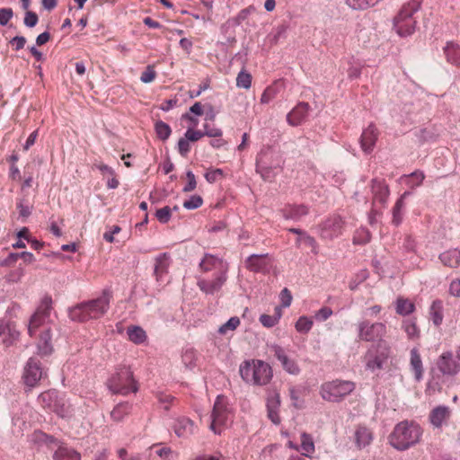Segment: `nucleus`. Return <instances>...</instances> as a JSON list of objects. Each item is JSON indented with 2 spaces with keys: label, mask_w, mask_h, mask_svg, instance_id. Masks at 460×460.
I'll list each match as a JSON object with an SVG mask.
<instances>
[{
  "label": "nucleus",
  "mask_w": 460,
  "mask_h": 460,
  "mask_svg": "<svg viewBox=\"0 0 460 460\" xmlns=\"http://www.w3.org/2000/svg\"><path fill=\"white\" fill-rule=\"evenodd\" d=\"M196 359V352L193 349H187L181 355L182 363L189 369L195 367Z\"/></svg>",
  "instance_id": "48"
},
{
  "label": "nucleus",
  "mask_w": 460,
  "mask_h": 460,
  "mask_svg": "<svg viewBox=\"0 0 460 460\" xmlns=\"http://www.w3.org/2000/svg\"><path fill=\"white\" fill-rule=\"evenodd\" d=\"M219 262V260L210 254H206L204 259L199 263V268L203 271H209Z\"/></svg>",
  "instance_id": "53"
},
{
  "label": "nucleus",
  "mask_w": 460,
  "mask_h": 460,
  "mask_svg": "<svg viewBox=\"0 0 460 460\" xmlns=\"http://www.w3.org/2000/svg\"><path fill=\"white\" fill-rule=\"evenodd\" d=\"M343 225L344 222L340 216L332 215L322 224V235L329 239L337 237L341 234Z\"/></svg>",
  "instance_id": "16"
},
{
  "label": "nucleus",
  "mask_w": 460,
  "mask_h": 460,
  "mask_svg": "<svg viewBox=\"0 0 460 460\" xmlns=\"http://www.w3.org/2000/svg\"><path fill=\"white\" fill-rule=\"evenodd\" d=\"M38 401L40 404L46 410L55 412L60 417H65L67 413V407L63 397L55 389H50L41 393Z\"/></svg>",
  "instance_id": "8"
},
{
  "label": "nucleus",
  "mask_w": 460,
  "mask_h": 460,
  "mask_svg": "<svg viewBox=\"0 0 460 460\" xmlns=\"http://www.w3.org/2000/svg\"><path fill=\"white\" fill-rule=\"evenodd\" d=\"M451 416L448 406L438 405L432 409L429 414V420L434 429H441L447 424Z\"/></svg>",
  "instance_id": "17"
},
{
  "label": "nucleus",
  "mask_w": 460,
  "mask_h": 460,
  "mask_svg": "<svg viewBox=\"0 0 460 460\" xmlns=\"http://www.w3.org/2000/svg\"><path fill=\"white\" fill-rule=\"evenodd\" d=\"M156 77V72L155 71L154 66L148 65L145 71L142 72L140 80L145 84L153 82Z\"/></svg>",
  "instance_id": "56"
},
{
  "label": "nucleus",
  "mask_w": 460,
  "mask_h": 460,
  "mask_svg": "<svg viewBox=\"0 0 460 460\" xmlns=\"http://www.w3.org/2000/svg\"><path fill=\"white\" fill-rule=\"evenodd\" d=\"M203 204V199L199 195H192L183 202V208L189 210L197 209Z\"/></svg>",
  "instance_id": "55"
},
{
  "label": "nucleus",
  "mask_w": 460,
  "mask_h": 460,
  "mask_svg": "<svg viewBox=\"0 0 460 460\" xmlns=\"http://www.w3.org/2000/svg\"><path fill=\"white\" fill-rule=\"evenodd\" d=\"M373 440L372 431L365 425H358L355 430V444L359 449L368 446Z\"/></svg>",
  "instance_id": "27"
},
{
  "label": "nucleus",
  "mask_w": 460,
  "mask_h": 460,
  "mask_svg": "<svg viewBox=\"0 0 460 460\" xmlns=\"http://www.w3.org/2000/svg\"><path fill=\"white\" fill-rule=\"evenodd\" d=\"M108 388L112 394L127 395L138 390L137 383L134 379L133 372L128 367H119L107 381Z\"/></svg>",
  "instance_id": "4"
},
{
  "label": "nucleus",
  "mask_w": 460,
  "mask_h": 460,
  "mask_svg": "<svg viewBox=\"0 0 460 460\" xmlns=\"http://www.w3.org/2000/svg\"><path fill=\"white\" fill-rule=\"evenodd\" d=\"M132 407L128 402H119L111 411V418L116 422L122 421L131 412Z\"/></svg>",
  "instance_id": "36"
},
{
  "label": "nucleus",
  "mask_w": 460,
  "mask_h": 460,
  "mask_svg": "<svg viewBox=\"0 0 460 460\" xmlns=\"http://www.w3.org/2000/svg\"><path fill=\"white\" fill-rule=\"evenodd\" d=\"M53 350L51 328L45 327L40 332L39 341L37 342V353L45 357L51 355Z\"/></svg>",
  "instance_id": "21"
},
{
  "label": "nucleus",
  "mask_w": 460,
  "mask_h": 460,
  "mask_svg": "<svg viewBox=\"0 0 460 460\" xmlns=\"http://www.w3.org/2000/svg\"><path fill=\"white\" fill-rule=\"evenodd\" d=\"M127 334L128 336V340L135 344H141L145 342L147 338L145 330L137 325L128 327Z\"/></svg>",
  "instance_id": "37"
},
{
  "label": "nucleus",
  "mask_w": 460,
  "mask_h": 460,
  "mask_svg": "<svg viewBox=\"0 0 460 460\" xmlns=\"http://www.w3.org/2000/svg\"><path fill=\"white\" fill-rule=\"evenodd\" d=\"M170 264V254L168 252L160 253L155 258L154 274L158 280L164 274L167 272Z\"/></svg>",
  "instance_id": "34"
},
{
  "label": "nucleus",
  "mask_w": 460,
  "mask_h": 460,
  "mask_svg": "<svg viewBox=\"0 0 460 460\" xmlns=\"http://www.w3.org/2000/svg\"><path fill=\"white\" fill-rule=\"evenodd\" d=\"M447 61L460 67V45L454 41H447L443 48Z\"/></svg>",
  "instance_id": "29"
},
{
  "label": "nucleus",
  "mask_w": 460,
  "mask_h": 460,
  "mask_svg": "<svg viewBox=\"0 0 460 460\" xmlns=\"http://www.w3.org/2000/svg\"><path fill=\"white\" fill-rule=\"evenodd\" d=\"M277 95V89L273 85L268 86L262 93L261 97V102L267 104L271 102Z\"/></svg>",
  "instance_id": "57"
},
{
  "label": "nucleus",
  "mask_w": 460,
  "mask_h": 460,
  "mask_svg": "<svg viewBox=\"0 0 460 460\" xmlns=\"http://www.w3.org/2000/svg\"><path fill=\"white\" fill-rule=\"evenodd\" d=\"M378 131L375 124L371 123L363 130L360 137V146L366 154H370L377 141Z\"/></svg>",
  "instance_id": "19"
},
{
  "label": "nucleus",
  "mask_w": 460,
  "mask_h": 460,
  "mask_svg": "<svg viewBox=\"0 0 460 460\" xmlns=\"http://www.w3.org/2000/svg\"><path fill=\"white\" fill-rule=\"evenodd\" d=\"M230 414L231 410L229 408L227 397L223 394L217 395L211 413L210 429L215 434H220L222 431L220 427L226 425Z\"/></svg>",
  "instance_id": "7"
},
{
  "label": "nucleus",
  "mask_w": 460,
  "mask_h": 460,
  "mask_svg": "<svg viewBox=\"0 0 460 460\" xmlns=\"http://www.w3.org/2000/svg\"><path fill=\"white\" fill-rule=\"evenodd\" d=\"M295 327L300 333H308L313 327V321L307 316H300L296 322Z\"/></svg>",
  "instance_id": "47"
},
{
  "label": "nucleus",
  "mask_w": 460,
  "mask_h": 460,
  "mask_svg": "<svg viewBox=\"0 0 460 460\" xmlns=\"http://www.w3.org/2000/svg\"><path fill=\"white\" fill-rule=\"evenodd\" d=\"M439 260L445 266L456 268L460 264V251L457 249L446 251L439 255Z\"/></svg>",
  "instance_id": "35"
},
{
  "label": "nucleus",
  "mask_w": 460,
  "mask_h": 460,
  "mask_svg": "<svg viewBox=\"0 0 460 460\" xmlns=\"http://www.w3.org/2000/svg\"><path fill=\"white\" fill-rule=\"evenodd\" d=\"M18 259H22L25 263H32L35 261L34 255L30 252H10L8 256L1 262L2 266L11 267Z\"/></svg>",
  "instance_id": "33"
},
{
  "label": "nucleus",
  "mask_w": 460,
  "mask_h": 460,
  "mask_svg": "<svg viewBox=\"0 0 460 460\" xmlns=\"http://www.w3.org/2000/svg\"><path fill=\"white\" fill-rule=\"evenodd\" d=\"M380 0H346L347 4L353 10H366L376 4Z\"/></svg>",
  "instance_id": "45"
},
{
  "label": "nucleus",
  "mask_w": 460,
  "mask_h": 460,
  "mask_svg": "<svg viewBox=\"0 0 460 460\" xmlns=\"http://www.w3.org/2000/svg\"><path fill=\"white\" fill-rule=\"evenodd\" d=\"M52 309V298L49 296H45L41 301L40 305L37 307L35 313L33 314V321L38 317V315H43V317H49L50 311Z\"/></svg>",
  "instance_id": "40"
},
{
  "label": "nucleus",
  "mask_w": 460,
  "mask_h": 460,
  "mask_svg": "<svg viewBox=\"0 0 460 460\" xmlns=\"http://www.w3.org/2000/svg\"><path fill=\"white\" fill-rule=\"evenodd\" d=\"M194 422L186 417L178 419L173 426L175 434L179 438H186L194 432Z\"/></svg>",
  "instance_id": "28"
},
{
  "label": "nucleus",
  "mask_w": 460,
  "mask_h": 460,
  "mask_svg": "<svg viewBox=\"0 0 460 460\" xmlns=\"http://www.w3.org/2000/svg\"><path fill=\"white\" fill-rule=\"evenodd\" d=\"M186 177L188 179L187 184L183 187L182 191L183 192H190L194 190L197 187V181L195 174L191 171L186 172Z\"/></svg>",
  "instance_id": "59"
},
{
  "label": "nucleus",
  "mask_w": 460,
  "mask_h": 460,
  "mask_svg": "<svg viewBox=\"0 0 460 460\" xmlns=\"http://www.w3.org/2000/svg\"><path fill=\"white\" fill-rule=\"evenodd\" d=\"M185 137L190 140V142H196L199 140L201 137H204L203 131L201 130H195L191 128H189L185 134Z\"/></svg>",
  "instance_id": "64"
},
{
  "label": "nucleus",
  "mask_w": 460,
  "mask_h": 460,
  "mask_svg": "<svg viewBox=\"0 0 460 460\" xmlns=\"http://www.w3.org/2000/svg\"><path fill=\"white\" fill-rule=\"evenodd\" d=\"M280 406V397L279 394L270 397L267 399V412L268 418L271 420V422L275 425H279L281 422V419L279 415V410Z\"/></svg>",
  "instance_id": "26"
},
{
  "label": "nucleus",
  "mask_w": 460,
  "mask_h": 460,
  "mask_svg": "<svg viewBox=\"0 0 460 460\" xmlns=\"http://www.w3.org/2000/svg\"><path fill=\"white\" fill-rule=\"evenodd\" d=\"M254 364L255 369L252 372V385L262 386L269 384L273 376L271 367L268 363L260 359H256Z\"/></svg>",
  "instance_id": "15"
},
{
  "label": "nucleus",
  "mask_w": 460,
  "mask_h": 460,
  "mask_svg": "<svg viewBox=\"0 0 460 460\" xmlns=\"http://www.w3.org/2000/svg\"><path fill=\"white\" fill-rule=\"evenodd\" d=\"M226 279V271L220 270L214 274L213 279H199L197 285L205 294L214 295L221 289Z\"/></svg>",
  "instance_id": "12"
},
{
  "label": "nucleus",
  "mask_w": 460,
  "mask_h": 460,
  "mask_svg": "<svg viewBox=\"0 0 460 460\" xmlns=\"http://www.w3.org/2000/svg\"><path fill=\"white\" fill-rule=\"evenodd\" d=\"M240 319L237 316H233L227 320L223 325H221L218 329V332L220 334H225L226 331H234L240 325Z\"/></svg>",
  "instance_id": "54"
},
{
  "label": "nucleus",
  "mask_w": 460,
  "mask_h": 460,
  "mask_svg": "<svg viewBox=\"0 0 460 460\" xmlns=\"http://www.w3.org/2000/svg\"><path fill=\"white\" fill-rule=\"evenodd\" d=\"M390 357V347L385 341L371 345L364 355L366 370L376 372L385 367Z\"/></svg>",
  "instance_id": "5"
},
{
  "label": "nucleus",
  "mask_w": 460,
  "mask_h": 460,
  "mask_svg": "<svg viewBox=\"0 0 460 460\" xmlns=\"http://www.w3.org/2000/svg\"><path fill=\"white\" fill-rule=\"evenodd\" d=\"M39 22L38 14L32 11L27 10L23 19V23L28 28H33Z\"/></svg>",
  "instance_id": "58"
},
{
  "label": "nucleus",
  "mask_w": 460,
  "mask_h": 460,
  "mask_svg": "<svg viewBox=\"0 0 460 460\" xmlns=\"http://www.w3.org/2000/svg\"><path fill=\"white\" fill-rule=\"evenodd\" d=\"M45 376H47V373L42 367L41 362L37 358H30L23 370L22 379L24 385L30 389L33 388Z\"/></svg>",
  "instance_id": "10"
},
{
  "label": "nucleus",
  "mask_w": 460,
  "mask_h": 460,
  "mask_svg": "<svg viewBox=\"0 0 460 460\" xmlns=\"http://www.w3.org/2000/svg\"><path fill=\"white\" fill-rule=\"evenodd\" d=\"M437 367L444 376H456L460 370V364L451 351L443 352L437 360Z\"/></svg>",
  "instance_id": "13"
},
{
  "label": "nucleus",
  "mask_w": 460,
  "mask_h": 460,
  "mask_svg": "<svg viewBox=\"0 0 460 460\" xmlns=\"http://www.w3.org/2000/svg\"><path fill=\"white\" fill-rule=\"evenodd\" d=\"M358 337L364 341H385L384 337L386 334V325L384 323H371L367 320L361 321L358 323Z\"/></svg>",
  "instance_id": "9"
},
{
  "label": "nucleus",
  "mask_w": 460,
  "mask_h": 460,
  "mask_svg": "<svg viewBox=\"0 0 460 460\" xmlns=\"http://www.w3.org/2000/svg\"><path fill=\"white\" fill-rule=\"evenodd\" d=\"M301 448L304 451L302 456H309L310 454L314 452V443L310 434L305 432L301 435Z\"/></svg>",
  "instance_id": "43"
},
{
  "label": "nucleus",
  "mask_w": 460,
  "mask_h": 460,
  "mask_svg": "<svg viewBox=\"0 0 460 460\" xmlns=\"http://www.w3.org/2000/svg\"><path fill=\"white\" fill-rule=\"evenodd\" d=\"M13 16L12 8H1L0 9V25L5 26Z\"/></svg>",
  "instance_id": "63"
},
{
  "label": "nucleus",
  "mask_w": 460,
  "mask_h": 460,
  "mask_svg": "<svg viewBox=\"0 0 460 460\" xmlns=\"http://www.w3.org/2000/svg\"><path fill=\"white\" fill-rule=\"evenodd\" d=\"M355 383L336 379L325 382L321 385L320 394L322 398L328 402H338L345 396L350 394L355 390Z\"/></svg>",
  "instance_id": "6"
},
{
  "label": "nucleus",
  "mask_w": 460,
  "mask_h": 460,
  "mask_svg": "<svg viewBox=\"0 0 460 460\" xmlns=\"http://www.w3.org/2000/svg\"><path fill=\"white\" fill-rule=\"evenodd\" d=\"M288 29V25L286 23H282L277 26L274 32L271 34L270 42L272 44H277L281 39H285Z\"/></svg>",
  "instance_id": "51"
},
{
  "label": "nucleus",
  "mask_w": 460,
  "mask_h": 460,
  "mask_svg": "<svg viewBox=\"0 0 460 460\" xmlns=\"http://www.w3.org/2000/svg\"><path fill=\"white\" fill-rule=\"evenodd\" d=\"M111 293L104 289L101 296L83 302L69 310V318L74 322H87L102 317L110 308Z\"/></svg>",
  "instance_id": "2"
},
{
  "label": "nucleus",
  "mask_w": 460,
  "mask_h": 460,
  "mask_svg": "<svg viewBox=\"0 0 460 460\" xmlns=\"http://www.w3.org/2000/svg\"><path fill=\"white\" fill-rule=\"evenodd\" d=\"M52 457L53 460H81V454L63 442L59 443Z\"/></svg>",
  "instance_id": "25"
},
{
  "label": "nucleus",
  "mask_w": 460,
  "mask_h": 460,
  "mask_svg": "<svg viewBox=\"0 0 460 460\" xmlns=\"http://www.w3.org/2000/svg\"><path fill=\"white\" fill-rule=\"evenodd\" d=\"M37 438L39 440L44 442L47 445L56 444L58 447L59 443H63L62 441H60L58 438H56L54 436L49 435V434L41 432V431H40L37 434Z\"/></svg>",
  "instance_id": "62"
},
{
  "label": "nucleus",
  "mask_w": 460,
  "mask_h": 460,
  "mask_svg": "<svg viewBox=\"0 0 460 460\" xmlns=\"http://www.w3.org/2000/svg\"><path fill=\"white\" fill-rule=\"evenodd\" d=\"M172 209L169 206H165L155 211V217L161 224H167L172 217Z\"/></svg>",
  "instance_id": "52"
},
{
  "label": "nucleus",
  "mask_w": 460,
  "mask_h": 460,
  "mask_svg": "<svg viewBox=\"0 0 460 460\" xmlns=\"http://www.w3.org/2000/svg\"><path fill=\"white\" fill-rule=\"evenodd\" d=\"M20 332L15 329L14 324L4 320L0 321V338L5 347H9L18 340Z\"/></svg>",
  "instance_id": "23"
},
{
  "label": "nucleus",
  "mask_w": 460,
  "mask_h": 460,
  "mask_svg": "<svg viewBox=\"0 0 460 460\" xmlns=\"http://www.w3.org/2000/svg\"><path fill=\"white\" fill-rule=\"evenodd\" d=\"M245 267L252 272L267 273L271 267V260L268 253L252 254L245 260Z\"/></svg>",
  "instance_id": "14"
},
{
  "label": "nucleus",
  "mask_w": 460,
  "mask_h": 460,
  "mask_svg": "<svg viewBox=\"0 0 460 460\" xmlns=\"http://www.w3.org/2000/svg\"><path fill=\"white\" fill-rule=\"evenodd\" d=\"M423 0H410L404 4L394 19V28L401 37H407L415 31L416 20L413 14L419 11Z\"/></svg>",
  "instance_id": "3"
},
{
  "label": "nucleus",
  "mask_w": 460,
  "mask_h": 460,
  "mask_svg": "<svg viewBox=\"0 0 460 460\" xmlns=\"http://www.w3.org/2000/svg\"><path fill=\"white\" fill-rule=\"evenodd\" d=\"M254 361H256V359H253L252 361L244 360L240 365V367H239V372H240L241 377L247 384H252V385L253 384L252 372L255 369Z\"/></svg>",
  "instance_id": "38"
},
{
  "label": "nucleus",
  "mask_w": 460,
  "mask_h": 460,
  "mask_svg": "<svg viewBox=\"0 0 460 460\" xmlns=\"http://www.w3.org/2000/svg\"><path fill=\"white\" fill-rule=\"evenodd\" d=\"M154 128L157 138L162 141H166L172 134V128L170 125L164 122L163 120L155 121Z\"/></svg>",
  "instance_id": "42"
},
{
  "label": "nucleus",
  "mask_w": 460,
  "mask_h": 460,
  "mask_svg": "<svg viewBox=\"0 0 460 460\" xmlns=\"http://www.w3.org/2000/svg\"><path fill=\"white\" fill-rule=\"evenodd\" d=\"M396 313L400 315L406 316L415 310V305L410 300L399 297L396 300Z\"/></svg>",
  "instance_id": "41"
},
{
  "label": "nucleus",
  "mask_w": 460,
  "mask_h": 460,
  "mask_svg": "<svg viewBox=\"0 0 460 460\" xmlns=\"http://www.w3.org/2000/svg\"><path fill=\"white\" fill-rule=\"evenodd\" d=\"M443 311V302L440 299L434 300L429 307V319L437 327L442 324L444 318Z\"/></svg>",
  "instance_id": "32"
},
{
  "label": "nucleus",
  "mask_w": 460,
  "mask_h": 460,
  "mask_svg": "<svg viewBox=\"0 0 460 460\" xmlns=\"http://www.w3.org/2000/svg\"><path fill=\"white\" fill-rule=\"evenodd\" d=\"M408 195H410L409 191H405L403 194H402L401 197L396 200V202H395V204H394V206L393 208V210H392V214H393L392 223L395 226H400L402 224V219H403V210H404V208H405L404 199Z\"/></svg>",
  "instance_id": "31"
},
{
  "label": "nucleus",
  "mask_w": 460,
  "mask_h": 460,
  "mask_svg": "<svg viewBox=\"0 0 460 460\" xmlns=\"http://www.w3.org/2000/svg\"><path fill=\"white\" fill-rule=\"evenodd\" d=\"M309 111L310 105L307 102H299L290 112L288 113V123L293 127L301 125L307 119Z\"/></svg>",
  "instance_id": "18"
},
{
  "label": "nucleus",
  "mask_w": 460,
  "mask_h": 460,
  "mask_svg": "<svg viewBox=\"0 0 460 460\" xmlns=\"http://www.w3.org/2000/svg\"><path fill=\"white\" fill-rule=\"evenodd\" d=\"M281 315L282 311L280 306H276L274 309L273 315L263 314L260 316L259 321L264 327L271 328L279 323V319L281 318Z\"/></svg>",
  "instance_id": "39"
},
{
  "label": "nucleus",
  "mask_w": 460,
  "mask_h": 460,
  "mask_svg": "<svg viewBox=\"0 0 460 460\" xmlns=\"http://www.w3.org/2000/svg\"><path fill=\"white\" fill-rule=\"evenodd\" d=\"M279 212L285 219L297 221L309 213V208L304 204H288Z\"/></svg>",
  "instance_id": "22"
},
{
  "label": "nucleus",
  "mask_w": 460,
  "mask_h": 460,
  "mask_svg": "<svg viewBox=\"0 0 460 460\" xmlns=\"http://www.w3.org/2000/svg\"><path fill=\"white\" fill-rule=\"evenodd\" d=\"M402 329L407 333L409 339L419 338L420 331L417 327L416 322L411 319L404 320L402 322Z\"/></svg>",
  "instance_id": "46"
},
{
  "label": "nucleus",
  "mask_w": 460,
  "mask_h": 460,
  "mask_svg": "<svg viewBox=\"0 0 460 460\" xmlns=\"http://www.w3.org/2000/svg\"><path fill=\"white\" fill-rule=\"evenodd\" d=\"M270 351L273 353V356L279 361L283 369L290 375L297 376L301 369L297 363L290 358L285 349L278 344H273L270 346Z\"/></svg>",
  "instance_id": "11"
},
{
  "label": "nucleus",
  "mask_w": 460,
  "mask_h": 460,
  "mask_svg": "<svg viewBox=\"0 0 460 460\" xmlns=\"http://www.w3.org/2000/svg\"><path fill=\"white\" fill-rule=\"evenodd\" d=\"M423 429L414 420L398 422L388 436L389 445L398 451H405L417 445L422 437Z\"/></svg>",
  "instance_id": "1"
},
{
  "label": "nucleus",
  "mask_w": 460,
  "mask_h": 460,
  "mask_svg": "<svg viewBox=\"0 0 460 460\" xmlns=\"http://www.w3.org/2000/svg\"><path fill=\"white\" fill-rule=\"evenodd\" d=\"M190 150V140L188 138L181 137L178 141V152L182 157H186Z\"/></svg>",
  "instance_id": "60"
},
{
  "label": "nucleus",
  "mask_w": 460,
  "mask_h": 460,
  "mask_svg": "<svg viewBox=\"0 0 460 460\" xmlns=\"http://www.w3.org/2000/svg\"><path fill=\"white\" fill-rule=\"evenodd\" d=\"M371 190L373 193V204L378 202L385 206L390 194L388 185L385 180L373 179L371 181Z\"/></svg>",
  "instance_id": "20"
},
{
  "label": "nucleus",
  "mask_w": 460,
  "mask_h": 460,
  "mask_svg": "<svg viewBox=\"0 0 460 460\" xmlns=\"http://www.w3.org/2000/svg\"><path fill=\"white\" fill-rule=\"evenodd\" d=\"M256 172L267 181H272L276 176L274 168L264 161V155L261 152L256 157Z\"/></svg>",
  "instance_id": "24"
},
{
  "label": "nucleus",
  "mask_w": 460,
  "mask_h": 460,
  "mask_svg": "<svg viewBox=\"0 0 460 460\" xmlns=\"http://www.w3.org/2000/svg\"><path fill=\"white\" fill-rule=\"evenodd\" d=\"M280 301H281V307H289L292 302V295L291 292L288 288H284L279 295Z\"/></svg>",
  "instance_id": "61"
},
{
  "label": "nucleus",
  "mask_w": 460,
  "mask_h": 460,
  "mask_svg": "<svg viewBox=\"0 0 460 460\" xmlns=\"http://www.w3.org/2000/svg\"><path fill=\"white\" fill-rule=\"evenodd\" d=\"M236 85L239 88L249 89L252 85V75L244 69L241 70L236 77Z\"/></svg>",
  "instance_id": "49"
},
{
  "label": "nucleus",
  "mask_w": 460,
  "mask_h": 460,
  "mask_svg": "<svg viewBox=\"0 0 460 460\" xmlns=\"http://www.w3.org/2000/svg\"><path fill=\"white\" fill-rule=\"evenodd\" d=\"M48 319V317H43V315H38V317L33 321V314L31 316L29 325H28V333L31 337H33L36 334L37 330L40 327H48L45 325V322Z\"/></svg>",
  "instance_id": "44"
},
{
  "label": "nucleus",
  "mask_w": 460,
  "mask_h": 460,
  "mask_svg": "<svg viewBox=\"0 0 460 460\" xmlns=\"http://www.w3.org/2000/svg\"><path fill=\"white\" fill-rule=\"evenodd\" d=\"M410 366L414 374L415 380L420 382L423 377L424 369L420 355L416 348L411 350Z\"/></svg>",
  "instance_id": "30"
},
{
  "label": "nucleus",
  "mask_w": 460,
  "mask_h": 460,
  "mask_svg": "<svg viewBox=\"0 0 460 460\" xmlns=\"http://www.w3.org/2000/svg\"><path fill=\"white\" fill-rule=\"evenodd\" d=\"M425 175L421 171H415L407 176V184L411 188L419 187L422 184Z\"/></svg>",
  "instance_id": "50"
}]
</instances>
